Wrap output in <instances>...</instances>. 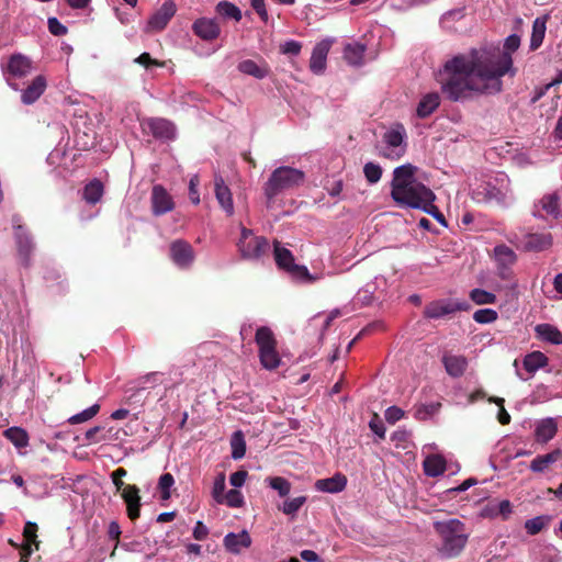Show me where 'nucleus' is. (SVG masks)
Returning <instances> with one entry per match:
<instances>
[{
  "instance_id": "49",
  "label": "nucleus",
  "mask_w": 562,
  "mask_h": 562,
  "mask_svg": "<svg viewBox=\"0 0 562 562\" xmlns=\"http://www.w3.org/2000/svg\"><path fill=\"white\" fill-rule=\"evenodd\" d=\"M497 312L492 308H481L474 312L473 319L479 324H490L497 319Z\"/></svg>"
},
{
  "instance_id": "58",
  "label": "nucleus",
  "mask_w": 562,
  "mask_h": 562,
  "mask_svg": "<svg viewBox=\"0 0 562 562\" xmlns=\"http://www.w3.org/2000/svg\"><path fill=\"white\" fill-rule=\"evenodd\" d=\"M301 49H302L301 43L297 41H294V40L285 41L281 45V52L283 54H288V55L296 56L300 54Z\"/></svg>"
},
{
  "instance_id": "24",
  "label": "nucleus",
  "mask_w": 562,
  "mask_h": 562,
  "mask_svg": "<svg viewBox=\"0 0 562 562\" xmlns=\"http://www.w3.org/2000/svg\"><path fill=\"white\" fill-rule=\"evenodd\" d=\"M225 549L234 554H239L243 549H247L251 544V538L247 530H241L238 533L228 532L224 537Z\"/></svg>"
},
{
  "instance_id": "38",
  "label": "nucleus",
  "mask_w": 562,
  "mask_h": 562,
  "mask_svg": "<svg viewBox=\"0 0 562 562\" xmlns=\"http://www.w3.org/2000/svg\"><path fill=\"white\" fill-rule=\"evenodd\" d=\"M103 194V186L101 181L94 179L90 181L83 189L82 198L89 204H95Z\"/></svg>"
},
{
  "instance_id": "30",
  "label": "nucleus",
  "mask_w": 562,
  "mask_h": 562,
  "mask_svg": "<svg viewBox=\"0 0 562 562\" xmlns=\"http://www.w3.org/2000/svg\"><path fill=\"white\" fill-rule=\"evenodd\" d=\"M562 456L560 449H555L549 453L537 456L529 465L530 471L535 473H543L548 468L555 463Z\"/></svg>"
},
{
  "instance_id": "22",
  "label": "nucleus",
  "mask_w": 562,
  "mask_h": 562,
  "mask_svg": "<svg viewBox=\"0 0 562 562\" xmlns=\"http://www.w3.org/2000/svg\"><path fill=\"white\" fill-rule=\"evenodd\" d=\"M146 125L156 138L169 140L176 137V126L166 119H148Z\"/></svg>"
},
{
  "instance_id": "17",
  "label": "nucleus",
  "mask_w": 562,
  "mask_h": 562,
  "mask_svg": "<svg viewBox=\"0 0 562 562\" xmlns=\"http://www.w3.org/2000/svg\"><path fill=\"white\" fill-rule=\"evenodd\" d=\"M333 41L329 38L318 42L312 50L310 69L314 75L324 74L327 65V56Z\"/></svg>"
},
{
  "instance_id": "12",
  "label": "nucleus",
  "mask_w": 562,
  "mask_h": 562,
  "mask_svg": "<svg viewBox=\"0 0 562 562\" xmlns=\"http://www.w3.org/2000/svg\"><path fill=\"white\" fill-rule=\"evenodd\" d=\"M468 308L467 302H458L451 299H441L426 305L424 315L430 319H439L458 311Z\"/></svg>"
},
{
  "instance_id": "64",
  "label": "nucleus",
  "mask_w": 562,
  "mask_h": 562,
  "mask_svg": "<svg viewBox=\"0 0 562 562\" xmlns=\"http://www.w3.org/2000/svg\"><path fill=\"white\" fill-rule=\"evenodd\" d=\"M209 535V528L201 521H196L194 528H193V538L195 540L202 541L204 540Z\"/></svg>"
},
{
  "instance_id": "43",
  "label": "nucleus",
  "mask_w": 562,
  "mask_h": 562,
  "mask_svg": "<svg viewBox=\"0 0 562 562\" xmlns=\"http://www.w3.org/2000/svg\"><path fill=\"white\" fill-rule=\"evenodd\" d=\"M550 521L549 516H537L525 521V529L528 535L535 536L539 533Z\"/></svg>"
},
{
  "instance_id": "5",
  "label": "nucleus",
  "mask_w": 562,
  "mask_h": 562,
  "mask_svg": "<svg viewBox=\"0 0 562 562\" xmlns=\"http://www.w3.org/2000/svg\"><path fill=\"white\" fill-rule=\"evenodd\" d=\"M305 175L302 170L289 166L276 168L263 186L265 195L269 201L284 191L292 190L303 184Z\"/></svg>"
},
{
  "instance_id": "13",
  "label": "nucleus",
  "mask_w": 562,
  "mask_h": 562,
  "mask_svg": "<svg viewBox=\"0 0 562 562\" xmlns=\"http://www.w3.org/2000/svg\"><path fill=\"white\" fill-rule=\"evenodd\" d=\"M547 364L548 357L541 351H532L524 357L522 367L527 374L521 372L518 360H515L513 363L516 375L521 381L529 380L539 369L544 368Z\"/></svg>"
},
{
  "instance_id": "3",
  "label": "nucleus",
  "mask_w": 562,
  "mask_h": 562,
  "mask_svg": "<svg viewBox=\"0 0 562 562\" xmlns=\"http://www.w3.org/2000/svg\"><path fill=\"white\" fill-rule=\"evenodd\" d=\"M471 198L476 203L508 207L514 202L510 180L504 172H498L474 188L471 192Z\"/></svg>"
},
{
  "instance_id": "14",
  "label": "nucleus",
  "mask_w": 562,
  "mask_h": 562,
  "mask_svg": "<svg viewBox=\"0 0 562 562\" xmlns=\"http://www.w3.org/2000/svg\"><path fill=\"white\" fill-rule=\"evenodd\" d=\"M531 214L535 218H544L546 215L559 218L561 215L560 196L557 193L544 194L533 203Z\"/></svg>"
},
{
  "instance_id": "40",
  "label": "nucleus",
  "mask_w": 562,
  "mask_h": 562,
  "mask_svg": "<svg viewBox=\"0 0 562 562\" xmlns=\"http://www.w3.org/2000/svg\"><path fill=\"white\" fill-rule=\"evenodd\" d=\"M232 458L234 460H240L246 453V441L241 430L233 432L231 438Z\"/></svg>"
},
{
  "instance_id": "63",
  "label": "nucleus",
  "mask_w": 562,
  "mask_h": 562,
  "mask_svg": "<svg viewBox=\"0 0 562 562\" xmlns=\"http://www.w3.org/2000/svg\"><path fill=\"white\" fill-rule=\"evenodd\" d=\"M198 183H199L198 176H194L193 178H191L190 183H189L190 200L192 201L193 204L200 203Z\"/></svg>"
},
{
  "instance_id": "34",
  "label": "nucleus",
  "mask_w": 562,
  "mask_h": 562,
  "mask_svg": "<svg viewBox=\"0 0 562 562\" xmlns=\"http://www.w3.org/2000/svg\"><path fill=\"white\" fill-rule=\"evenodd\" d=\"M366 46L359 43L347 44L344 49V57L351 66H360L363 60Z\"/></svg>"
},
{
  "instance_id": "37",
  "label": "nucleus",
  "mask_w": 562,
  "mask_h": 562,
  "mask_svg": "<svg viewBox=\"0 0 562 562\" xmlns=\"http://www.w3.org/2000/svg\"><path fill=\"white\" fill-rule=\"evenodd\" d=\"M215 11L222 18L232 19L236 22H239L243 18L240 9L229 1H220L215 7Z\"/></svg>"
},
{
  "instance_id": "51",
  "label": "nucleus",
  "mask_w": 562,
  "mask_h": 562,
  "mask_svg": "<svg viewBox=\"0 0 562 562\" xmlns=\"http://www.w3.org/2000/svg\"><path fill=\"white\" fill-rule=\"evenodd\" d=\"M23 537L25 542L34 543L35 550L40 548V541L37 540V525L32 521H27L23 529Z\"/></svg>"
},
{
  "instance_id": "6",
  "label": "nucleus",
  "mask_w": 562,
  "mask_h": 562,
  "mask_svg": "<svg viewBox=\"0 0 562 562\" xmlns=\"http://www.w3.org/2000/svg\"><path fill=\"white\" fill-rule=\"evenodd\" d=\"M273 256L277 266L284 270L294 282L310 284L319 279L317 274H312L306 266L296 265L292 252L278 241H274L273 245Z\"/></svg>"
},
{
  "instance_id": "9",
  "label": "nucleus",
  "mask_w": 562,
  "mask_h": 562,
  "mask_svg": "<svg viewBox=\"0 0 562 562\" xmlns=\"http://www.w3.org/2000/svg\"><path fill=\"white\" fill-rule=\"evenodd\" d=\"M256 344L259 347V358L263 368L273 370L280 366V357L276 350V339L272 330L262 326L256 331Z\"/></svg>"
},
{
  "instance_id": "35",
  "label": "nucleus",
  "mask_w": 562,
  "mask_h": 562,
  "mask_svg": "<svg viewBox=\"0 0 562 562\" xmlns=\"http://www.w3.org/2000/svg\"><path fill=\"white\" fill-rule=\"evenodd\" d=\"M493 251L497 266H514L517 261V255L506 245H497Z\"/></svg>"
},
{
  "instance_id": "16",
  "label": "nucleus",
  "mask_w": 562,
  "mask_h": 562,
  "mask_svg": "<svg viewBox=\"0 0 562 562\" xmlns=\"http://www.w3.org/2000/svg\"><path fill=\"white\" fill-rule=\"evenodd\" d=\"M177 5L172 0L165 1L161 7L149 18L147 22V31L164 30L171 18L176 14Z\"/></svg>"
},
{
  "instance_id": "47",
  "label": "nucleus",
  "mask_w": 562,
  "mask_h": 562,
  "mask_svg": "<svg viewBox=\"0 0 562 562\" xmlns=\"http://www.w3.org/2000/svg\"><path fill=\"white\" fill-rule=\"evenodd\" d=\"M363 173L367 181L371 184H374L381 179L382 168L380 165L370 161L364 165Z\"/></svg>"
},
{
  "instance_id": "31",
  "label": "nucleus",
  "mask_w": 562,
  "mask_h": 562,
  "mask_svg": "<svg viewBox=\"0 0 562 562\" xmlns=\"http://www.w3.org/2000/svg\"><path fill=\"white\" fill-rule=\"evenodd\" d=\"M548 19L549 15H542L535 19L529 45L531 50H536L542 45L546 36Z\"/></svg>"
},
{
  "instance_id": "44",
  "label": "nucleus",
  "mask_w": 562,
  "mask_h": 562,
  "mask_svg": "<svg viewBox=\"0 0 562 562\" xmlns=\"http://www.w3.org/2000/svg\"><path fill=\"white\" fill-rule=\"evenodd\" d=\"M226 488V477L223 472L218 473L213 482L212 497L217 504L224 503V492Z\"/></svg>"
},
{
  "instance_id": "18",
  "label": "nucleus",
  "mask_w": 562,
  "mask_h": 562,
  "mask_svg": "<svg viewBox=\"0 0 562 562\" xmlns=\"http://www.w3.org/2000/svg\"><path fill=\"white\" fill-rule=\"evenodd\" d=\"M150 200L151 210L154 215L156 216L164 215L172 211L175 207V203L172 201L171 195L160 184H156L153 187Z\"/></svg>"
},
{
  "instance_id": "61",
  "label": "nucleus",
  "mask_w": 562,
  "mask_h": 562,
  "mask_svg": "<svg viewBox=\"0 0 562 562\" xmlns=\"http://www.w3.org/2000/svg\"><path fill=\"white\" fill-rule=\"evenodd\" d=\"M126 473H127L126 470L123 468H119L112 472L111 477H112V481H113V484H114L116 491H121L126 486L124 484V482L122 481V479L124 476H126Z\"/></svg>"
},
{
  "instance_id": "23",
  "label": "nucleus",
  "mask_w": 562,
  "mask_h": 562,
  "mask_svg": "<svg viewBox=\"0 0 562 562\" xmlns=\"http://www.w3.org/2000/svg\"><path fill=\"white\" fill-rule=\"evenodd\" d=\"M347 477L342 473H336L331 477L321 479L315 482V490L322 493L337 494L347 486Z\"/></svg>"
},
{
  "instance_id": "60",
  "label": "nucleus",
  "mask_w": 562,
  "mask_h": 562,
  "mask_svg": "<svg viewBox=\"0 0 562 562\" xmlns=\"http://www.w3.org/2000/svg\"><path fill=\"white\" fill-rule=\"evenodd\" d=\"M247 476H248L247 471H245V470L236 471V472L231 474L229 483L235 488H239V487H241L245 484V482L247 480Z\"/></svg>"
},
{
  "instance_id": "52",
  "label": "nucleus",
  "mask_w": 562,
  "mask_h": 562,
  "mask_svg": "<svg viewBox=\"0 0 562 562\" xmlns=\"http://www.w3.org/2000/svg\"><path fill=\"white\" fill-rule=\"evenodd\" d=\"M224 503L231 508H239L244 505V496L238 490H231L224 495Z\"/></svg>"
},
{
  "instance_id": "42",
  "label": "nucleus",
  "mask_w": 562,
  "mask_h": 562,
  "mask_svg": "<svg viewBox=\"0 0 562 562\" xmlns=\"http://www.w3.org/2000/svg\"><path fill=\"white\" fill-rule=\"evenodd\" d=\"M265 483L277 491L280 497H285L291 492V483L282 476H269L265 480Z\"/></svg>"
},
{
  "instance_id": "26",
  "label": "nucleus",
  "mask_w": 562,
  "mask_h": 562,
  "mask_svg": "<svg viewBox=\"0 0 562 562\" xmlns=\"http://www.w3.org/2000/svg\"><path fill=\"white\" fill-rule=\"evenodd\" d=\"M46 86L45 77L36 76L25 89L21 90V101L24 104L34 103L44 93Z\"/></svg>"
},
{
  "instance_id": "54",
  "label": "nucleus",
  "mask_w": 562,
  "mask_h": 562,
  "mask_svg": "<svg viewBox=\"0 0 562 562\" xmlns=\"http://www.w3.org/2000/svg\"><path fill=\"white\" fill-rule=\"evenodd\" d=\"M439 408H440L439 403H430V404L422 405L416 408L415 415L418 419H427L428 417L438 413Z\"/></svg>"
},
{
  "instance_id": "45",
  "label": "nucleus",
  "mask_w": 562,
  "mask_h": 562,
  "mask_svg": "<svg viewBox=\"0 0 562 562\" xmlns=\"http://www.w3.org/2000/svg\"><path fill=\"white\" fill-rule=\"evenodd\" d=\"M100 411L99 404H93L90 407L83 409L82 412L75 414L68 418V423L71 425H77L80 423H85L93 418Z\"/></svg>"
},
{
  "instance_id": "48",
  "label": "nucleus",
  "mask_w": 562,
  "mask_h": 562,
  "mask_svg": "<svg viewBox=\"0 0 562 562\" xmlns=\"http://www.w3.org/2000/svg\"><path fill=\"white\" fill-rule=\"evenodd\" d=\"M162 383V374L160 372H150L139 378L137 392L144 391L146 385L156 386Z\"/></svg>"
},
{
  "instance_id": "4",
  "label": "nucleus",
  "mask_w": 562,
  "mask_h": 562,
  "mask_svg": "<svg viewBox=\"0 0 562 562\" xmlns=\"http://www.w3.org/2000/svg\"><path fill=\"white\" fill-rule=\"evenodd\" d=\"M434 528L441 539L439 552L445 558H454L465 548L470 532L464 522L457 518L435 521Z\"/></svg>"
},
{
  "instance_id": "20",
  "label": "nucleus",
  "mask_w": 562,
  "mask_h": 562,
  "mask_svg": "<svg viewBox=\"0 0 562 562\" xmlns=\"http://www.w3.org/2000/svg\"><path fill=\"white\" fill-rule=\"evenodd\" d=\"M558 432V423L553 417H546L535 422L533 437L535 441L540 445H546L552 440Z\"/></svg>"
},
{
  "instance_id": "11",
  "label": "nucleus",
  "mask_w": 562,
  "mask_h": 562,
  "mask_svg": "<svg viewBox=\"0 0 562 562\" xmlns=\"http://www.w3.org/2000/svg\"><path fill=\"white\" fill-rule=\"evenodd\" d=\"M169 258L180 270H190L195 261V251L190 243L176 239L169 245Z\"/></svg>"
},
{
  "instance_id": "50",
  "label": "nucleus",
  "mask_w": 562,
  "mask_h": 562,
  "mask_svg": "<svg viewBox=\"0 0 562 562\" xmlns=\"http://www.w3.org/2000/svg\"><path fill=\"white\" fill-rule=\"evenodd\" d=\"M175 484V479L170 473H164L158 481V487L161 492V498L168 499L170 497V490Z\"/></svg>"
},
{
  "instance_id": "32",
  "label": "nucleus",
  "mask_w": 562,
  "mask_h": 562,
  "mask_svg": "<svg viewBox=\"0 0 562 562\" xmlns=\"http://www.w3.org/2000/svg\"><path fill=\"white\" fill-rule=\"evenodd\" d=\"M423 468L427 476L436 477L446 472V460L442 456L430 454L424 460Z\"/></svg>"
},
{
  "instance_id": "62",
  "label": "nucleus",
  "mask_w": 562,
  "mask_h": 562,
  "mask_svg": "<svg viewBox=\"0 0 562 562\" xmlns=\"http://www.w3.org/2000/svg\"><path fill=\"white\" fill-rule=\"evenodd\" d=\"M252 9L258 13L263 22L268 21V12L266 9L265 0H250Z\"/></svg>"
},
{
  "instance_id": "28",
  "label": "nucleus",
  "mask_w": 562,
  "mask_h": 562,
  "mask_svg": "<svg viewBox=\"0 0 562 562\" xmlns=\"http://www.w3.org/2000/svg\"><path fill=\"white\" fill-rule=\"evenodd\" d=\"M215 196L222 209L227 215L234 214V203L229 188L225 184L222 177H215Z\"/></svg>"
},
{
  "instance_id": "2",
  "label": "nucleus",
  "mask_w": 562,
  "mask_h": 562,
  "mask_svg": "<svg viewBox=\"0 0 562 562\" xmlns=\"http://www.w3.org/2000/svg\"><path fill=\"white\" fill-rule=\"evenodd\" d=\"M416 167L405 164L396 167L391 182V196L401 206L419 209L445 223L443 215L432 204L434 192L415 178Z\"/></svg>"
},
{
  "instance_id": "57",
  "label": "nucleus",
  "mask_w": 562,
  "mask_h": 562,
  "mask_svg": "<svg viewBox=\"0 0 562 562\" xmlns=\"http://www.w3.org/2000/svg\"><path fill=\"white\" fill-rule=\"evenodd\" d=\"M404 416V411L398 406H390L385 409L384 417L387 423L395 424Z\"/></svg>"
},
{
  "instance_id": "46",
  "label": "nucleus",
  "mask_w": 562,
  "mask_h": 562,
  "mask_svg": "<svg viewBox=\"0 0 562 562\" xmlns=\"http://www.w3.org/2000/svg\"><path fill=\"white\" fill-rule=\"evenodd\" d=\"M471 300L477 305L494 304L496 295L483 289H473L470 292Z\"/></svg>"
},
{
  "instance_id": "33",
  "label": "nucleus",
  "mask_w": 562,
  "mask_h": 562,
  "mask_svg": "<svg viewBox=\"0 0 562 562\" xmlns=\"http://www.w3.org/2000/svg\"><path fill=\"white\" fill-rule=\"evenodd\" d=\"M535 331L537 336L543 341L553 345L562 344V331H560L557 326L547 323L539 324L536 326Z\"/></svg>"
},
{
  "instance_id": "27",
  "label": "nucleus",
  "mask_w": 562,
  "mask_h": 562,
  "mask_svg": "<svg viewBox=\"0 0 562 562\" xmlns=\"http://www.w3.org/2000/svg\"><path fill=\"white\" fill-rule=\"evenodd\" d=\"M122 498L126 503L127 506V515L134 520L139 516V507H140V497L139 490L135 485H126L122 490Z\"/></svg>"
},
{
  "instance_id": "55",
  "label": "nucleus",
  "mask_w": 562,
  "mask_h": 562,
  "mask_svg": "<svg viewBox=\"0 0 562 562\" xmlns=\"http://www.w3.org/2000/svg\"><path fill=\"white\" fill-rule=\"evenodd\" d=\"M463 16H464L463 9L450 10L441 16L440 22L443 27L451 29L450 22L458 21V20L462 19Z\"/></svg>"
},
{
  "instance_id": "29",
  "label": "nucleus",
  "mask_w": 562,
  "mask_h": 562,
  "mask_svg": "<svg viewBox=\"0 0 562 562\" xmlns=\"http://www.w3.org/2000/svg\"><path fill=\"white\" fill-rule=\"evenodd\" d=\"M442 362L447 373L452 378L461 376L468 367L467 358L458 355H445Z\"/></svg>"
},
{
  "instance_id": "10",
  "label": "nucleus",
  "mask_w": 562,
  "mask_h": 562,
  "mask_svg": "<svg viewBox=\"0 0 562 562\" xmlns=\"http://www.w3.org/2000/svg\"><path fill=\"white\" fill-rule=\"evenodd\" d=\"M32 69V60L21 53L12 54L5 66H2L3 77L14 90H20V81L26 78Z\"/></svg>"
},
{
  "instance_id": "25",
  "label": "nucleus",
  "mask_w": 562,
  "mask_h": 562,
  "mask_svg": "<svg viewBox=\"0 0 562 562\" xmlns=\"http://www.w3.org/2000/svg\"><path fill=\"white\" fill-rule=\"evenodd\" d=\"M553 244L550 233H532L525 236L522 248L526 251H544Z\"/></svg>"
},
{
  "instance_id": "1",
  "label": "nucleus",
  "mask_w": 562,
  "mask_h": 562,
  "mask_svg": "<svg viewBox=\"0 0 562 562\" xmlns=\"http://www.w3.org/2000/svg\"><path fill=\"white\" fill-rule=\"evenodd\" d=\"M520 46V37L510 34L503 48L486 46L472 48L448 59L440 71L442 93L452 102H464L476 95H494L503 90L502 78L514 77L513 53Z\"/></svg>"
},
{
  "instance_id": "7",
  "label": "nucleus",
  "mask_w": 562,
  "mask_h": 562,
  "mask_svg": "<svg viewBox=\"0 0 562 562\" xmlns=\"http://www.w3.org/2000/svg\"><path fill=\"white\" fill-rule=\"evenodd\" d=\"M380 155L390 160H398L407 150V133L402 123L393 124L382 137Z\"/></svg>"
},
{
  "instance_id": "8",
  "label": "nucleus",
  "mask_w": 562,
  "mask_h": 562,
  "mask_svg": "<svg viewBox=\"0 0 562 562\" xmlns=\"http://www.w3.org/2000/svg\"><path fill=\"white\" fill-rule=\"evenodd\" d=\"M237 248L244 259L258 260L269 250V243L267 238L255 235L252 229L241 226Z\"/></svg>"
},
{
  "instance_id": "59",
  "label": "nucleus",
  "mask_w": 562,
  "mask_h": 562,
  "mask_svg": "<svg viewBox=\"0 0 562 562\" xmlns=\"http://www.w3.org/2000/svg\"><path fill=\"white\" fill-rule=\"evenodd\" d=\"M369 427L371 431L374 435H376L380 439H383L385 437V426L376 415L369 422Z\"/></svg>"
},
{
  "instance_id": "19",
  "label": "nucleus",
  "mask_w": 562,
  "mask_h": 562,
  "mask_svg": "<svg viewBox=\"0 0 562 562\" xmlns=\"http://www.w3.org/2000/svg\"><path fill=\"white\" fill-rule=\"evenodd\" d=\"M193 33L203 41L211 42L221 34V27L214 18H199L192 24Z\"/></svg>"
},
{
  "instance_id": "53",
  "label": "nucleus",
  "mask_w": 562,
  "mask_h": 562,
  "mask_svg": "<svg viewBox=\"0 0 562 562\" xmlns=\"http://www.w3.org/2000/svg\"><path fill=\"white\" fill-rule=\"evenodd\" d=\"M386 288V279L382 276H378L373 281L367 283L362 290L363 293H369L374 296L376 291L384 292Z\"/></svg>"
},
{
  "instance_id": "56",
  "label": "nucleus",
  "mask_w": 562,
  "mask_h": 562,
  "mask_svg": "<svg viewBox=\"0 0 562 562\" xmlns=\"http://www.w3.org/2000/svg\"><path fill=\"white\" fill-rule=\"evenodd\" d=\"M49 32L55 36H63L67 33V27L55 16L47 21Z\"/></svg>"
},
{
  "instance_id": "15",
  "label": "nucleus",
  "mask_w": 562,
  "mask_h": 562,
  "mask_svg": "<svg viewBox=\"0 0 562 562\" xmlns=\"http://www.w3.org/2000/svg\"><path fill=\"white\" fill-rule=\"evenodd\" d=\"M14 228V237L22 263L27 267L30 265L31 254L34 249V244L26 229L20 224V218L14 216L12 218Z\"/></svg>"
},
{
  "instance_id": "36",
  "label": "nucleus",
  "mask_w": 562,
  "mask_h": 562,
  "mask_svg": "<svg viewBox=\"0 0 562 562\" xmlns=\"http://www.w3.org/2000/svg\"><path fill=\"white\" fill-rule=\"evenodd\" d=\"M4 436L16 448H25L29 446V434L21 427H10L4 430Z\"/></svg>"
},
{
  "instance_id": "39",
  "label": "nucleus",
  "mask_w": 562,
  "mask_h": 562,
  "mask_svg": "<svg viewBox=\"0 0 562 562\" xmlns=\"http://www.w3.org/2000/svg\"><path fill=\"white\" fill-rule=\"evenodd\" d=\"M237 68L240 72L252 76L257 79H262L268 75L267 68L259 66L251 59L240 61Z\"/></svg>"
},
{
  "instance_id": "21",
  "label": "nucleus",
  "mask_w": 562,
  "mask_h": 562,
  "mask_svg": "<svg viewBox=\"0 0 562 562\" xmlns=\"http://www.w3.org/2000/svg\"><path fill=\"white\" fill-rule=\"evenodd\" d=\"M440 103L441 95L437 91L422 94L416 106V116L422 120L429 117L438 110Z\"/></svg>"
},
{
  "instance_id": "41",
  "label": "nucleus",
  "mask_w": 562,
  "mask_h": 562,
  "mask_svg": "<svg viewBox=\"0 0 562 562\" xmlns=\"http://www.w3.org/2000/svg\"><path fill=\"white\" fill-rule=\"evenodd\" d=\"M306 503V496H297L286 499L279 506V509L286 516L295 518L299 510Z\"/></svg>"
}]
</instances>
